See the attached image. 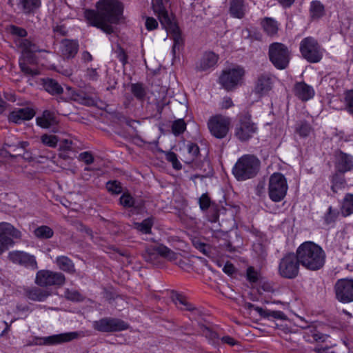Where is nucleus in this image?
I'll use <instances>...</instances> for the list:
<instances>
[{
  "instance_id": "9d476101",
  "label": "nucleus",
  "mask_w": 353,
  "mask_h": 353,
  "mask_svg": "<svg viewBox=\"0 0 353 353\" xmlns=\"http://www.w3.org/2000/svg\"><path fill=\"white\" fill-rule=\"evenodd\" d=\"M231 119L221 114L212 116L208 121V128L210 134L216 139L225 138L230 129Z\"/></svg>"
},
{
  "instance_id": "58836bf2",
  "label": "nucleus",
  "mask_w": 353,
  "mask_h": 353,
  "mask_svg": "<svg viewBox=\"0 0 353 353\" xmlns=\"http://www.w3.org/2000/svg\"><path fill=\"white\" fill-rule=\"evenodd\" d=\"M117 57L119 61L122 63L123 67V72L125 75L128 74V68L130 69L131 63L128 62V56L125 50L121 46H119L116 51Z\"/></svg>"
},
{
  "instance_id": "c85d7f7f",
  "label": "nucleus",
  "mask_w": 353,
  "mask_h": 353,
  "mask_svg": "<svg viewBox=\"0 0 353 353\" xmlns=\"http://www.w3.org/2000/svg\"><path fill=\"white\" fill-rule=\"evenodd\" d=\"M12 138L13 137H8L5 143V145L8 148H10L13 152L16 153V154H10V156L11 157L21 156V152L26 149L29 145V143L27 141H21L17 139L12 140Z\"/></svg>"
},
{
  "instance_id": "774afa93",
  "label": "nucleus",
  "mask_w": 353,
  "mask_h": 353,
  "mask_svg": "<svg viewBox=\"0 0 353 353\" xmlns=\"http://www.w3.org/2000/svg\"><path fill=\"white\" fill-rule=\"evenodd\" d=\"M221 109H228L234 106L232 99L229 97H225L223 98L222 101L220 103Z\"/></svg>"
},
{
  "instance_id": "c03bdc74",
  "label": "nucleus",
  "mask_w": 353,
  "mask_h": 353,
  "mask_svg": "<svg viewBox=\"0 0 353 353\" xmlns=\"http://www.w3.org/2000/svg\"><path fill=\"white\" fill-rule=\"evenodd\" d=\"M307 334L309 337V341H314L316 342H323L328 337L327 335L319 332L318 330L313 327L308 329Z\"/></svg>"
},
{
  "instance_id": "de8ad7c7",
  "label": "nucleus",
  "mask_w": 353,
  "mask_h": 353,
  "mask_svg": "<svg viewBox=\"0 0 353 353\" xmlns=\"http://www.w3.org/2000/svg\"><path fill=\"white\" fill-rule=\"evenodd\" d=\"M159 253L171 261H176L179 254L173 252L168 248L163 246L159 248Z\"/></svg>"
},
{
  "instance_id": "49530a36",
  "label": "nucleus",
  "mask_w": 353,
  "mask_h": 353,
  "mask_svg": "<svg viewBox=\"0 0 353 353\" xmlns=\"http://www.w3.org/2000/svg\"><path fill=\"white\" fill-rule=\"evenodd\" d=\"M186 129V123L183 119H179L175 120L172 125V132L175 136H179L183 133Z\"/></svg>"
},
{
  "instance_id": "b1692460",
  "label": "nucleus",
  "mask_w": 353,
  "mask_h": 353,
  "mask_svg": "<svg viewBox=\"0 0 353 353\" xmlns=\"http://www.w3.org/2000/svg\"><path fill=\"white\" fill-rule=\"evenodd\" d=\"M79 47L77 40L63 39L60 43V51L65 59H72L77 54Z\"/></svg>"
},
{
  "instance_id": "4be33fe9",
  "label": "nucleus",
  "mask_w": 353,
  "mask_h": 353,
  "mask_svg": "<svg viewBox=\"0 0 353 353\" xmlns=\"http://www.w3.org/2000/svg\"><path fill=\"white\" fill-rule=\"evenodd\" d=\"M243 307L247 310L254 309L258 312V314L264 319H285L286 316L281 311L270 310L263 309L259 306H255L254 304L245 302L243 305Z\"/></svg>"
},
{
  "instance_id": "f257e3e1",
  "label": "nucleus",
  "mask_w": 353,
  "mask_h": 353,
  "mask_svg": "<svg viewBox=\"0 0 353 353\" xmlns=\"http://www.w3.org/2000/svg\"><path fill=\"white\" fill-rule=\"evenodd\" d=\"M123 14V5L119 0H99L96 3V10H85L84 17L90 26L110 34L114 32L112 25L119 23Z\"/></svg>"
},
{
  "instance_id": "bb28decb",
  "label": "nucleus",
  "mask_w": 353,
  "mask_h": 353,
  "mask_svg": "<svg viewBox=\"0 0 353 353\" xmlns=\"http://www.w3.org/2000/svg\"><path fill=\"white\" fill-rule=\"evenodd\" d=\"M345 173L334 171V172L330 176V181L331 183V190L334 193H337L339 190H343L347 185Z\"/></svg>"
},
{
  "instance_id": "e2e57ef3",
  "label": "nucleus",
  "mask_w": 353,
  "mask_h": 353,
  "mask_svg": "<svg viewBox=\"0 0 353 353\" xmlns=\"http://www.w3.org/2000/svg\"><path fill=\"white\" fill-rule=\"evenodd\" d=\"M85 76L87 79H88L90 81H97L99 77V74L97 72V69L92 68H87L85 73Z\"/></svg>"
},
{
  "instance_id": "a18cd8bd",
  "label": "nucleus",
  "mask_w": 353,
  "mask_h": 353,
  "mask_svg": "<svg viewBox=\"0 0 353 353\" xmlns=\"http://www.w3.org/2000/svg\"><path fill=\"white\" fill-rule=\"evenodd\" d=\"M161 152L165 155L166 160L172 163V168L176 170H180L182 168V165L178 160L177 155L171 151L165 152L161 150Z\"/></svg>"
},
{
  "instance_id": "393cba45",
  "label": "nucleus",
  "mask_w": 353,
  "mask_h": 353,
  "mask_svg": "<svg viewBox=\"0 0 353 353\" xmlns=\"http://www.w3.org/2000/svg\"><path fill=\"white\" fill-rule=\"evenodd\" d=\"M34 114L35 112L31 108H19L10 113L8 120L15 123H21L23 121L30 120Z\"/></svg>"
},
{
  "instance_id": "f704fd0d",
  "label": "nucleus",
  "mask_w": 353,
  "mask_h": 353,
  "mask_svg": "<svg viewBox=\"0 0 353 353\" xmlns=\"http://www.w3.org/2000/svg\"><path fill=\"white\" fill-rule=\"evenodd\" d=\"M310 14L312 19H319L325 14V6L319 0L311 1L310 6Z\"/></svg>"
},
{
  "instance_id": "e433bc0d",
  "label": "nucleus",
  "mask_w": 353,
  "mask_h": 353,
  "mask_svg": "<svg viewBox=\"0 0 353 353\" xmlns=\"http://www.w3.org/2000/svg\"><path fill=\"white\" fill-rule=\"evenodd\" d=\"M153 224V218L149 217L145 219L141 223H134V228L137 229L141 234H150Z\"/></svg>"
},
{
  "instance_id": "9b49d317",
  "label": "nucleus",
  "mask_w": 353,
  "mask_h": 353,
  "mask_svg": "<svg viewBox=\"0 0 353 353\" xmlns=\"http://www.w3.org/2000/svg\"><path fill=\"white\" fill-rule=\"evenodd\" d=\"M257 127L251 120L248 112L242 113L239 116V123L235 128V136L241 141H247L256 132Z\"/></svg>"
},
{
  "instance_id": "680f3d73",
  "label": "nucleus",
  "mask_w": 353,
  "mask_h": 353,
  "mask_svg": "<svg viewBox=\"0 0 353 353\" xmlns=\"http://www.w3.org/2000/svg\"><path fill=\"white\" fill-rule=\"evenodd\" d=\"M79 160L84 162L86 165H90L94 162V157L90 152L85 151L79 154Z\"/></svg>"
},
{
  "instance_id": "13d9d810",
  "label": "nucleus",
  "mask_w": 353,
  "mask_h": 353,
  "mask_svg": "<svg viewBox=\"0 0 353 353\" xmlns=\"http://www.w3.org/2000/svg\"><path fill=\"white\" fill-rule=\"evenodd\" d=\"M159 20L156 19L153 17H146L145 21V29L149 31H153L157 30L159 28Z\"/></svg>"
},
{
  "instance_id": "6e6552de",
  "label": "nucleus",
  "mask_w": 353,
  "mask_h": 353,
  "mask_svg": "<svg viewBox=\"0 0 353 353\" xmlns=\"http://www.w3.org/2000/svg\"><path fill=\"white\" fill-rule=\"evenodd\" d=\"M245 74L244 68L240 65H235L232 68L223 70L219 81L223 88H234L241 85Z\"/></svg>"
},
{
  "instance_id": "338daca9",
  "label": "nucleus",
  "mask_w": 353,
  "mask_h": 353,
  "mask_svg": "<svg viewBox=\"0 0 353 353\" xmlns=\"http://www.w3.org/2000/svg\"><path fill=\"white\" fill-rule=\"evenodd\" d=\"M134 214H139L141 213L145 208H144V202L143 200L140 199L139 201H135L134 199Z\"/></svg>"
},
{
  "instance_id": "1a4fd4ad",
  "label": "nucleus",
  "mask_w": 353,
  "mask_h": 353,
  "mask_svg": "<svg viewBox=\"0 0 353 353\" xmlns=\"http://www.w3.org/2000/svg\"><path fill=\"white\" fill-rule=\"evenodd\" d=\"M300 265L296 253H288L279 263L278 273L282 278L294 279L299 275Z\"/></svg>"
},
{
  "instance_id": "052dcab7",
  "label": "nucleus",
  "mask_w": 353,
  "mask_h": 353,
  "mask_svg": "<svg viewBox=\"0 0 353 353\" xmlns=\"http://www.w3.org/2000/svg\"><path fill=\"white\" fill-rule=\"evenodd\" d=\"M246 279L250 283H256L259 281V273L255 270L254 267L250 266L247 269Z\"/></svg>"
},
{
  "instance_id": "7ed1b4c3",
  "label": "nucleus",
  "mask_w": 353,
  "mask_h": 353,
  "mask_svg": "<svg viewBox=\"0 0 353 353\" xmlns=\"http://www.w3.org/2000/svg\"><path fill=\"white\" fill-rule=\"evenodd\" d=\"M301 265L307 270L317 271L325 265L326 254L323 249L313 241H305L296 249Z\"/></svg>"
},
{
  "instance_id": "6e6d98bb",
  "label": "nucleus",
  "mask_w": 353,
  "mask_h": 353,
  "mask_svg": "<svg viewBox=\"0 0 353 353\" xmlns=\"http://www.w3.org/2000/svg\"><path fill=\"white\" fill-rule=\"evenodd\" d=\"M345 105L347 111L353 115V90H347L345 96Z\"/></svg>"
},
{
  "instance_id": "5fc2aeb1",
  "label": "nucleus",
  "mask_w": 353,
  "mask_h": 353,
  "mask_svg": "<svg viewBox=\"0 0 353 353\" xmlns=\"http://www.w3.org/2000/svg\"><path fill=\"white\" fill-rule=\"evenodd\" d=\"M106 188L112 194H119L122 192L121 183L117 181H110L106 183Z\"/></svg>"
},
{
  "instance_id": "864d4df0",
  "label": "nucleus",
  "mask_w": 353,
  "mask_h": 353,
  "mask_svg": "<svg viewBox=\"0 0 353 353\" xmlns=\"http://www.w3.org/2000/svg\"><path fill=\"white\" fill-rule=\"evenodd\" d=\"M64 296L66 299L72 301H83V296L75 290L65 289Z\"/></svg>"
},
{
  "instance_id": "2f4dec72",
  "label": "nucleus",
  "mask_w": 353,
  "mask_h": 353,
  "mask_svg": "<svg viewBox=\"0 0 353 353\" xmlns=\"http://www.w3.org/2000/svg\"><path fill=\"white\" fill-rule=\"evenodd\" d=\"M163 74L160 70H154L148 73L147 81L149 85L156 88H169L167 85H163Z\"/></svg>"
},
{
  "instance_id": "c9c22d12",
  "label": "nucleus",
  "mask_w": 353,
  "mask_h": 353,
  "mask_svg": "<svg viewBox=\"0 0 353 353\" xmlns=\"http://www.w3.org/2000/svg\"><path fill=\"white\" fill-rule=\"evenodd\" d=\"M171 298L175 305L181 310L192 311L194 309L193 305L187 301L186 298L181 294L173 292Z\"/></svg>"
},
{
  "instance_id": "ddd939ff",
  "label": "nucleus",
  "mask_w": 353,
  "mask_h": 353,
  "mask_svg": "<svg viewBox=\"0 0 353 353\" xmlns=\"http://www.w3.org/2000/svg\"><path fill=\"white\" fill-rule=\"evenodd\" d=\"M93 328L101 332H114L128 328V324L121 319L104 317L93 322Z\"/></svg>"
},
{
  "instance_id": "473e14b6",
  "label": "nucleus",
  "mask_w": 353,
  "mask_h": 353,
  "mask_svg": "<svg viewBox=\"0 0 353 353\" xmlns=\"http://www.w3.org/2000/svg\"><path fill=\"white\" fill-rule=\"evenodd\" d=\"M56 123L53 113L48 110L44 111L41 117L37 118V124L43 128H49Z\"/></svg>"
},
{
  "instance_id": "2eb2a0df",
  "label": "nucleus",
  "mask_w": 353,
  "mask_h": 353,
  "mask_svg": "<svg viewBox=\"0 0 353 353\" xmlns=\"http://www.w3.org/2000/svg\"><path fill=\"white\" fill-rule=\"evenodd\" d=\"M336 299L343 303L353 301V279H342L334 285Z\"/></svg>"
},
{
  "instance_id": "6ab92c4d",
  "label": "nucleus",
  "mask_w": 353,
  "mask_h": 353,
  "mask_svg": "<svg viewBox=\"0 0 353 353\" xmlns=\"http://www.w3.org/2000/svg\"><path fill=\"white\" fill-rule=\"evenodd\" d=\"M335 170L346 173L353 170V157L351 154L337 150L334 153Z\"/></svg>"
},
{
  "instance_id": "a211bd4d",
  "label": "nucleus",
  "mask_w": 353,
  "mask_h": 353,
  "mask_svg": "<svg viewBox=\"0 0 353 353\" xmlns=\"http://www.w3.org/2000/svg\"><path fill=\"white\" fill-rule=\"evenodd\" d=\"M38 51L37 48L35 50H31L22 54L23 58L20 59L19 65L21 71L26 75L30 76L32 78L37 77L39 74V71L37 68H32L28 65L30 64H34L37 62V57L34 52Z\"/></svg>"
},
{
  "instance_id": "37998d69",
  "label": "nucleus",
  "mask_w": 353,
  "mask_h": 353,
  "mask_svg": "<svg viewBox=\"0 0 353 353\" xmlns=\"http://www.w3.org/2000/svg\"><path fill=\"white\" fill-rule=\"evenodd\" d=\"M339 214V212L337 209H334L332 206H330L327 209V211L324 214L323 216L325 224L330 225L331 223H334Z\"/></svg>"
},
{
  "instance_id": "0e129e2a",
  "label": "nucleus",
  "mask_w": 353,
  "mask_h": 353,
  "mask_svg": "<svg viewBox=\"0 0 353 353\" xmlns=\"http://www.w3.org/2000/svg\"><path fill=\"white\" fill-rule=\"evenodd\" d=\"M120 204L124 208L132 206V197L129 193H124L120 198Z\"/></svg>"
},
{
  "instance_id": "aec40b11",
  "label": "nucleus",
  "mask_w": 353,
  "mask_h": 353,
  "mask_svg": "<svg viewBox=\"0 0 353 353\" xmlns=\"http://www.w3.org/2000/svg\"><path fill=\"white\" fill-rule=\"evenodd\" d=\"M21 232L12 225L7 222L0 223V240L9 246L14 244L13 239H19Z\"/></svg>"
},
{
  "instance_id": "3c124183",
  "label": "nucleus",
  "mask_w": 353,
  "mask_h": 353,
  "mask_svg": "<svg viewBox=\"0 0 353 353\" xmlns=\"http://www.w3.org/2000/svg\"><path fill=\"white\" fill-rule=\"evenodd\" d=\"M39 83L43 88H63L57 81L51 78H39Z\"/></svg>"
},
{
  "instance_id": "bf43d9fd",
  "label": "nucleus",
  "mask_w": 353,
  "mask_h": 353,
  "mask_svg": "<svg viewBox=\"0 0 353 353\" xmlns=\"http://www.w3.org/2000/svg\"><path fill=\"white\" fill-rule=\"evenodd\" d=\"M211 203V199L207 193L203 194L199 199V205L202 211L207 210Z\"/></svg>"
},
{
  "instance_id": "cd10ccee",
  "label": "nucleus",
  "mask_w": 353,
  "mask_h": 353,
  "mask_svg": "<svg viewBox=\"0 0 353 353\" xmlns=\"http://www.w3.org/2000/svg\"><path fill=\"white\" fill-rule=\"evenodd\" d=\"M25 294L30 300L39 302L44 301L50 295L49 291L37 287L27 288Z\"/></svg>"
},
{
  "instance_id": "79ce46f5",
  "label": "nucleus",
  "mask_w": 353,
  "mask_h": 353,
  "mask_svg": "<svg viewBox=\"0 0 353 353\" xmlns=\"http://www.w3.org/2000/svg\"><path fill=\"white\" fill-rule=\"evenodd\" d=\"M14 41L18 47L21 49L22 54L31 50H35V48H37V46L26 37L19 39L18 41L16 40Z\"/></svg>"
},
{
  "instance_id": "c756f323",
  "label": "nucleus",
  "mask_w": 353,
  "mask_h": 353,
  "mask_svg": "<svg viewBox=\"0 0 353 353\" xmlns=\"http://www.w3.org/2000/svg\"><path fill=\"white\" fill-rule=\"evenodd\" d=\"M54 263L58 268L66 273L73 274L76 270L72 261L66 256H59L56 258Z\"/></svg>"
},
{
  "instance_id": "f03ea898",
  "label": "nucleus",
  "mask_w": 353,
  "mask_h": 353,
  "mask_svg": "<svg viewBox=\"0 0 353 353\" xmlns=\"http://www.w3.org/2000/svg\"><path fill=\"white\" fill-rule=\"evenodd\" d=\"M169 2L170 0H152L151 8L154 15L159 20L162 28L172 36L173 45L171 54L175 58L176 52L184 46V39L176 16L169 13L168 9Z\"/></svg>"
},
{
  "instance_id": "f3484780",
  "label": "nucleus",
  "mask_w": 353,
  "mask_h": 353,
  "mask_svg": "<svg viewBox=\"0 0 353 353\" xmlns=\"http://www.w3.org/2000/svg\"><path fill=\"white\" fill-rule=\"evenodd\" d=\"M8 257L14 264L32 270H37L38 268L35 256L26 252L12 251L8 254Z\"/></svg>"
},
{
  "instance_id": "412c9836",
  "label": "nucleus",
  "mask_w": 353,
  "mask_h": 353,
  "mask_svg": "<svg viewBox=\"0 0 353 353\" xmlns=\"http://www.w3.org/2000/svg\"><path fill=\"white\" fill-rule=\"evenodd\" d=\"M79 336L77 332H70L53 334L48 336H44L40 339V344L46 345H56L63 343L70 342Z\"/></svg>"
},
{
  "instance_id": "39448f33",
  "label": "nucleus",
  "mask_w": 353,
  "mask_h": 353,
  "mask_svg": "<svg viewBox=\"0 0 353 353\" xmlns=\"http://www.w3.org/2000/svg\"><path fill=\"white\" fill-rule=\"evenodd\" d=\"M268 57L276 69L283 70L289 66L291 52L285 44L273 42L269 46Z\"/></svg>"
},
{
  "instance_id": "69168bd1",
  "label": "nucleus",
  "mask_w": 353,
  "mask_h": 353,
  "mask_svg": "<svg viewBox=\"0 0 353 353\" xmlns=\"http://www.w3.org/2000/svg\"><path fill=\"white\" fill-rule=\"evenodd\" d=\"M203 333L205 336L212 343H216V340L219 339L217 333L208 327H205L203 330Z\"/></svg>"
},
{
  "instance_id": "0eeeda50",
  "label": "nucleus",
  "mask_w": 353,
  "mask_h": 353,
  "mask_svg": "<svg viewBox=\"0 0 353 353\" xmlns=\"http://www.w3.org/2000/svg\"><path fill=\"white\" fill-rule=\"evenodd\" d=\"M288 190L287 179L283 174L274 172L270 176L268 196L273 202L277 203L283 200Z\"/></svg>"
},
{
  "instance_id": "4d7b16f0",
  "label": "nucleus",
  "mask_w": 353,
  "mask_h": 353,
  "mask_svg": "<svg viewBox=\"0 0 353 353\" xmlns=\"http://www.w3.org/2000/svg\"><path fill=\"white\" fill-rule=\"evenodd\" d=\"M188 152L190 156V162H192L194 161L199 154L200 150L197 144L194 143H188Z\"/></svg>"
},
{
  "instance_id": "4c0bfd02",
  "label": "nucleus",
  "mask_w": 353,
  "mask_h": 353,
  "mask_svg": "<svg viewBox=\"0 0 353 353\" xmlns=\"http://www.w3.org/2000/svg\"><path fill=\"white\" fill-rule=\"evenodd\" d=\"M342 213L344 216H349L353 214V194H345L341 207Z\"/></svg>"
},
{
  "instance_id": "7c9ffc66",
  "label": "nucleus",
  "mask_w": 353,
  "mask_h": 353,
  "mask_svg": "<svg viewBox=\"0 0 353 353\" xmlns=\"http://www.w3.org/2000/svg\"><path fill=\"white\" fill-rule=\"evenodd\" d=\"M263 31L270 37L274 36L278 33V21L272 17H265L261 22Z\"/></svg>"
},
{
  "instance_id": "a878e982",
  "label": "nucleus",
  "mask_w": 353,
  "mask_h": 353,
  "mask_svg": "<svg viewBox=\"0 0 353 353\" xmlns=\"http://www.w3.org/2000/svg\"><path fill=\"white\" fill-rule=\"evenodd\" d=\"M17 6L24 14H34L41 7V0H17Z\"/></svg>"
},
{
  "instance_id": "423d86ee",
  "label": "nucleus",
  "mask_w": 353,
  "mask_h": 353,
  "mask_svg": "<svg viewBox=\"0 0 353 353\" xmlns=\"http://www.w3.org/2000/svg\"><path fill=\"white\" fill-rule=\"evenodd\" d=\"M299 51L302 57L311 63L320 62L323 57L322 47L318 41L312 37H307L301 40Z\"/></svg>"
},
{
  "instance_id": "f8f14e48",
  "label": "nucleus",
  "mask_w": 353,
  "mask_h": 353,
  "mask_svg": "<svg viewBox=\"0 0 353 353\" xmlns=\"http://www.w3.org/2000/svg\"><path fill=\"white\" fill-rule=\"evenodd\" d=\"M65 282V275L59 272L41 270L37 272L35 283L41 287L62 286Z\"/></svg>"
},
{
  "instance_id": "4468645a",
  "label": "nucleus",
  "mask_w": 353,
  "mask_h": 353,
  "mask_svg": "<svg viewBox=\"0 0 353 353\" xmlns=\"http://www.w3.org/2000/svg\"><path fill=\"white\" fill-rule=\"evenodd\" d=\"M49 94L57 97V100L68 101L70 100L76 101L86 105H92L94 104V100L86 96L85 94H79L75 90H66L67 92H64V90H46Z\"/></svg>"
},
{
  "instance_id": "a19ab883",
  "label": "nucleus",
  "mask_w": 353,
  "mask_h": 353,
  "mask_svg": "<svg viewBox=\"0 0 353 353\" xmlns=\"http://www.w3.org/2000/svg\"><path fill=\"white\" fill-rule=\"evenodd\" d=\"M6 30L8 33L10 35L20 39L25 38L28 36V32L25 28L14 24L8 26Z\"/></svg>"
},
{
  "instance_id": "20e7f679",
  "label": "nucleus",
  "mask_w": 353,
  "mask_h": 353,
  "mask_svg": "<svg viewBox=\"0 0 353 353\" xmlns=\"http://www.w3.org/2000/svg\"><path fill=\"white\" fill-rule=\"evenodd\" d=\"M260 168V161L254 155L245 154L235 163L232 173L238 181H245L254 177Z\"/></svg>"
},
{
  "instance_id": "dca6fc26",
  "label": "nucleus",
  "mask_w": 353,
  "mask_h": 353,
  "mask_svg": "<svg viewBox=\"0 0 353 353\" xmlns=\"http://www.w3.org/2000/svg\"><path fill=\"white\" fill-rule=\"evenodd\" d=\"M219 59V54L213 51H205L196 61L195 70L197 72H210L216 68Z\"/></svg>"
},
{
  "instance_id": "09e8293b",
  "label": "nucleus",
  "mask_w": 353,
  "mask_h": 353,
  "mask_svg": "<svg viewBox=\"0 0 353 353\" xmlns=\"http://www.w3.org/2000/svg\"><path fill=\"white\" fill-rule=\"evenodd\" d=\"M311 126L306 121H301L296 127V132L303 137H307L311 132Z\"/></svg>"
},
{
  "instance_id": "8fccbe9b",
  "label": "nucleus",
  "mask_w": 353,
  "mask_h": 353,
  "mask_svg": "<svg viewBox=\"0 0 353 353\" xmlns=\"http://www.w3.org/2000/svg\"><path fill=\"white\" fill-rule=\"evenodd\" d=\"M294 95L303 101H306L314 96V90H294Z\"/></svg>"
},
{
  "instance_id": "603ef678",
  "label": "nucleus",
  "mask_w": 353,
  "mask_h": 353,
  "mask_svg": "<svg viewBox=\"0 0 353 353\" xmlns=\"http://www.w3.org/2000/svg\"><path fill=\"white\" fill-rule=\"evenodd\" d=\"M41 142L50 148H55L58 143V138L55 135L45 134L41 137Z\"/></svg>"
},
{
  "instance_id": "5701e85b",
  "label": "nucleus",
  "mask_w": 353,
  "mask_h": 353,
  "mask_svg": "<svg viewBox=\"0 0 353 353\" xmlns=\"http://www.w3.org/2000/svg\"><path fill=\"white\" fill-rule=\"evenodd\" d=\"M248 3L246 0H229L228 12L231 17L242 19L246 14Z\"/></svg>"
},
{
  "instance_id": "ea45409f",
  "label": "nucleus",
  "mask_w": 353,
  "mask_h": 353,
  "mask_svg": "<svg viewBox=\"0 0 353 353\" xmlns=\"http://www.w3.org/2000/svg\"><path fill=\"white\" fill-rule=\"evenodd\" d=\"M34 235L42 239H50L53 236V230L47 225H42L36 228L34 231Z\"/></svg>"
},
{
  "instance_id": "72a5a7b5",
  "label": "nucleus",
  "mask_w": 353,
  "mask_h": 353,
  "mask_svg": "<svg viewBox=\"0 0 353 353\" xmlns=\"http://www.w3.org/2000/svg\"><path fill=\"white\" fill-rule=\"evenodd\" d=\"M275 77L270 72H263L259 75L256 88H272Z\"/></svg>"
}]
</instances>
